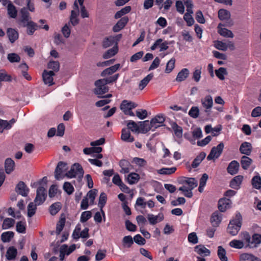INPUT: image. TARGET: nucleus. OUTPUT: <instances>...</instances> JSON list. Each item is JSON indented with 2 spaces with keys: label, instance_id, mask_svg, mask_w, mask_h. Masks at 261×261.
I'll use <instances>...</instances> for the list:
<instances>
[{
  "label": "nucleus",
  "instance_id": "f257e3e1",
  "mask_svg": "<svg viewBox=\"0 0 261 261\" xmlns=\"http://www.w3.org/2000/svg\"><path fill=\"white\" fill-rule=\"evenodd\" d=\"M243 218L239 212H237L235 216L229 221V234L234 236L240 230L242 227Z\"/></svg>",
  "mask_w": 261,
  "mask_h": 261
},
{
  "label": "nucleus",
  "instance_id": "f03ea898",
  "mask_svg": "<svg viewBox=\"0 0 261 261\" xmlns=\"http://www.w3.org/2000/svg\"><path fill=\"white\" fill-rule=\"evenodd\" d=\"M137 104L129 100H123L120 105V109L125 115L135 116L132 110L137 107Z\"/></svg>",
  "mask_w": 261,
  "mask_h": 261
},
{
  "label": "nucleus",
  "instance_id": "7ed1b4c3",
  "mask_svg": "<svg viewBox=\"0 0 261 261\" xmlns=\"http://www.w3.org/2000/svg\"><path fill=\"white\" fill-rule=\"evenodd\" d=\"M84 174V170L82 167L78 163L74 164L70 170L65 173L66 176L68 178H73L76 176L82 177Z\"/></svg>",
  "mask_w": 261,
  "mask_h": 261
},
{
  "label": "nucleus",
  "instance_id": "20e7f679",
  "mask_svg": "<svg viewBox=\"0 0 261 261\" xmlns=\"http://www.w3.org/2000/svg\"><path fill=\"white\" fill-rule=\"evenodd\" d=\"M223 149L224 144L223 143H220L217 146L212 147L209 154L207 156V160L208 161H215L221 155Z\"/></svg>",
  "mask_w": 261,
  "mask_h": 261
},
{
  "label": "nucleus",
  "instance_id": "39448f33",
  "mask_svg": "<svg viewBox=\"0 0 261 261\" xmlns=\"http://www.w3.org/2000/svg\"><path fill=\"white\" fill-rule=\"evenodd\" d=\"M68 169L67 165L63 162H59L55 169V177L56 179H63L66 176L65 172Z\"/></svg>",
  "mask_w": 261,
  "mask_h": 261
},
{
  "label": "nucleus",
  "instance_id": "423d86ee",
  "mask_svg": "<svg viewBox=\"0 0 261 261\" xmlns=\"http://www.w3.org/2000/svg\"><path fill=\"white\" fill-rule=\"evenodd\" d=\"M96 88L94 92L96 95H101L106 93L109 91V88L106 85V82L104 80L100 79L95 82Z\"/></svg>",
  "mask_w": 261,
  "mask_h": 261
},
{
  "label": "nucleus",
  "instance_id": "0eeeda50",
  "mask_svg": "<svg viewBox=\"0 0 261 261\" xmlns=\"http://www.w3.org/2000/svg\"><path fill=\"white\" fill-rule=\"evenodd\" d=\"M36 193V197L34 200V202L36 204L39 205L44 202L47 196L45 187L40 186L37 189Z\"/></svg>",
  "mask_w": 261,
  "mask_h": 261
},
{
  "label": "nucleus",
  "instance_id": "6e6552de",
  "mask_svg": "<svg viewBox=\"0 0 261 261\" xmlns=\"http://www.w3.org/2000/svg\"><path fill=\"white\" fill-rule=\"evenodd\" d=\"M23 25L27 27V34L29 35H33L35 31L38 29V28H42L45 30L46 31H48L49 29V27L48 25L45 24L43 27L41 25L38 26L37 24L33 21H28L27 23L23 24Z\"/></svg>",
  "mask_w": 261,
  "mask_h": 261
},
{
  "label": "nucleus",
  "instance_id": "1a4fd4ad",
  "mask_svg": "<svg viewBox=\"0 0 261 261\" xmlns=\"http://www.w3.org/2000/svg\"><path fill=\"white\" fill-rule=\"evenodd\" d=\"M165 118L162 114H159L155 116L154 117L152 118L150 120L151 126H153V131L156 128L163 125Z\"/></svg>",
  "mask_w": 261,
  "mask_h": 261
},
{
  "label": "nucleus",
  "instance_id": "9d476101",
  "mask_svg": "<svg viewBox=\"0 0 261 261\" xmlns=\"http://www.w3.org/2000/svg\"><path fill=\"white\" fill-rule=\"evenodd\" d=\"M55 75V73L53 71L44 70L42 73V79L44 83L48 86L53 85L54 83L53 82V76Z\"/></svg>",
  "mask_w": 261,
  "mask_h": 261
},
{
  "label": "nucleus",
  "instance_id": "9b49d317",
  "mask_svg": "<svg viewBox=\"0 0 261 261\" xmlns=\"http://www.w3.org/2000/svg\"><path fill=\"white\" fill-rule=\"evenodd\" d=\"M147 218L149 224L154 225L162 222L164 220V215L161 213L158 214L157 215L149 214L147 215Z\"/></svg>",
  "mask_w": 261,
  "mask_h": 261
},
{
  "label": "nucleus",
  "instance_id": "f8f14e48",
  "mask_svg": "<svg viewBox=\"0 0 261 261\" xmlns=\"http://www.w3.org/2000/svg\"><path fill=\"white\" fill-rule=\"evenodd\" d=\"M16 192L23 197H26L29 192V189L25 184L22 182H19L16 187Z\"/></svg>",
  "mask_w": 261,
  "mask_h": 261
},
{
  "label": "nucleus",
  "instance_id": "ddd939ff",
  "mask_svg": "<svg viewBox=\"0 0 261 261\" xmlns=\"http://www.w3.org/2000/svg\"><path fill=\"white\" fill-rule=\"evenodd\" d=\"M201 102L203 108L205 109L206 112H207L208 110H210L212 108L213 105V98L212 96L210 95H207L204 98H202L201 99Z\"/></svg>",
  "mask_w": 261,
  "mask_h": 261
},
{
  "label": "nucleus",
  "instance_id": "4468645a",
  "mask_svg": "<svg viewBox=\"0 0 261 261\" xmlns=\"http://www.w3.org/2000/svg\"><path fill=\"white\" fill-rule=\"evenodd\" d=\"M228 195V191H226L225 193V197L219 200L218 208L222 212L226 211L228 207V199L226 197Z\"/></svg>",
  "mask_w": 261,
  "mask_h": 261
},
{
  "label": "nucleus",
  "instance_id": "2eb2a0df",
  "mask_svg": "<svg viewBox=\"0 0 261 261\" xmlns=\"http://www.w3.org/2000/svg\"><path fill=\"white\" fill-rule=\"evenodd\" d=\"M243 178V176L240 175L234 177L229 182V187L235 190H238L240 188Z\"/></svg>",
  "mask_w": 261,
  "mask_h": 261
},
{
  "label": "nucleus",
  "instance_id": "dca6fc26",
  "mask_svg": "<svg viewBox=\"0 0 261 261\" xmlns=\"http://www.w3.org/2000/svg\"><path fill=\"white\" fill-rule=\"evenodd\" d=\"M121 139L126 142H133L135 141V139L130 134L128 129L124 128L121 131Z\"/></svg>",
  "mask_w": 261,
  "mask_h": 261
},
{
  "label": "nucleus",
  "instance_id": "f3484780",
  "mask_svg": "<svg viewBox=\"0 0 261 261\" xmlns=\"http://www.w3.org/2000/svg\"><path fill=\"white\" fill-rule=\"evenodd\" d=\"M7 35L9 38V41L13 43L18 38V32L13 28H8L7 31Z\"/></svg>",
  "mask_w": 261,
  "mask_h": 261
},
{
  "label": "nucleus",
  "instance_id": "a211bd4d",
  "mask_svg": "<svg viewBox=\"0 0 261 261\" xmlns=\"http://www.w3.org/2000/svg\"><path fill=\"white\" fill-rule=\"evenodd\" d=\"M252 145L250 143L244 142L242 143L240 147V151L242 154L249 155L252 151Z\"/></svg>",
  "mask_w": 261,
  "mask_h": 261
},
{
  "label": "nucleus",
  "instance_id": "6ab92c4d",
  "mask_svg": "<svg viewBox=\"0 0 261 261\" xmlns=\"http://www.w3.org/2000/svg\"><path fill=\"white\" fill-rule=\"evenodd\" d=\"M128 21L127 17H123L121 18L117 23L114 26L113 31L115 32H118L122 29Z\"/></svg>",
  "mask_w": 261,
  "mask_h": 261
},
{
  "label": "nucleus",
  "instance_id": "aec40b11",
  "mask_svg": "<svg viewBox=\"0 0 261 261\" xmlns=\"http://www.w3.org/2000/svg\"><path fill=\"white\" fill-rule=\"evenodd\" d=\"M121 35L117 36H110L106 38L103 42V46L105 48H107L113 45L116 43L121 37Z\"/></svg>",
  "mask_w": 261,
  "mask_h": 261
},
{
  "label": "nucleus",
  "instance_id": "412c9836",
  "mask_svg": "<svg viewBox=\"0 0 261 261\" xmlns=\"http://www.w3.org/2000/svg\"><path fill=\"white\" fill-rule=\"evenodd\" d=\"M17 255V250L14 247H10L7 250L6 257L8 260H15Z\"/></svg>",
  "mask_w": 261,
  "mask_h": 261
},
{
  "label": "nucleus",
  "instance_id": "4be33fe9",
  "mask_svg": "<svg viewBox=\"0 0 261 261\" xmlns=\"http://www.w3.org/2000/svg\"><path fill=\"white\" fill-rule=\"evenodd\" d=\"M107 200V195L105 193H101L100 195L99 201H98V206L100 207V211L102 214L103 218L104 221L106 220L105 213L103 211V207L105 205Z\"/></svg>",
  "mask_w": 261,
  "mask_h": 261
},
{
  "label": "nucleus",
  "instance_id": "5701e85b",
  "mask_svg": "<svg viewBox=\"0 0 261 261\" xmlns=\"http://www.w3.org/2000/svg\"><path fill=\"white\" fill-rule=\"evenodd\" d=\"M15 163L10 158H7L5 162V171L7 174L11 173L14 169Z\"/></svg>",
  "mask_w": 261,
  "mask_h": 261
},
{
  "label": "nucleus",
  "instance_id": "b1692460",
  "mask_svg": "<svg viewBox=\"0 0 261 261\" xmlns=\"http://www.w3.org/2000/svg\"><path fill=\"white\" fill-rule=\"evenodd\" d=\"M261 243V235L259 234H254L252 236V239H251L250 242L249 244L250 248L256 247L258 245Z\"/></svg>",
  "mask_w": 261,
  "mask_h": 261
},
{
  "label": "nucleus",
  "instance_id": "393cba45",
  "mask_svg": "<svg viewBox=\"0 0 261 261\" xmlns=\"http://www.w3.org/2000/svg\"><path fill=\"white\" fill-rule=\"evenodd\" d=\"M120 65L119 64H115V65L104 70L101 72V75L102 76H106L108 75H111L117 71L120 68Z\"/></svg>",
  "mask_w": 261,
  "mask_h": 261
},
{
  "label": "nucleus",
  "instance_id": "a878e982",
  "mask_svg": "<svg viewBox=\"0 0 261 261\" xmlns=\"http://www.w3.org/2000/svg\"><path fill=\"white\" fill-rule=\"evenodd\" d=\"M119 165L121 168L120 172L123 173H127L131 169V165L129 162L125 160H122L120 161Z\"/></svg>",
  "mask_w": 261,
  "mask_h": 261
},
{
  "label": "nucleus",
  "instance_id": "bb28decb",
  "mask_svg": "<svg viewBox=\"0 0 261 261\" xmlns=\"http://www.w3.org/2000/svg\"><path fill=\"white\" fill-rule=\"evenodd\" d=\"M241 165L242 168L247 170L252 163V160L247 155H243L241 159Z\"/></svg>",
  "mask_w": 261,
  "mask_h": 261
},
{
  "label": "nucleus",
  "instance_id": "cd10ccee",
  "mask_svg": "<svg viewBox=\"0 0 261 261\" xmlns=\"http://www.w3.org/2000/svg\"><path fill=\"white\" fill-rule=\"evenodd\" d=\"M153 126H151V122H149L148 120H146L141 122L140 132L142 133H146L150 130L153 131Z\"/></svg>",
  "mask_w": 261,
  "mask_h": 261
},
{
  "label": "nucleus",
  "instance_id": "c85d7f7f",
  "mask_svg": "<svg viewBox=\"0 0 261 261\" xmlns=\"http://www.w3.org/2000/svg\"><path fill=\"white\" fill-rule=\"evenodd\" d=\"M206 156V153L204 152H200L194 160L193 161L191 166L192 168H195L197 167L201 162L203 160V159Z\"/></svg>",
  "mask_w": 261,
  "mask_h": 261
},
{
  "label": "nucleus",
  "instance_id": "c756f323",
  "mask_svg": "<svg viewBox=\"0 0 261 261\" xmlns=\"http://www.w3.org/2000/svg\"><path fill=\"white\" fill-rule=\"evenodd\" d=\"M240 164L237 161H232L229 163V174L233 175L239 170Z\"/></svg>",
  "mask_w": 261,
  "mask_h": 261
},
{
  "label": "nucleus",
  "instance_id": "7c9ffc66",
  "mask_svg": "<svg viewBox=\"0 0 261 261\" xmlns=\"http://www.w3.org/2000/svg\"><path fill=\"white\" fill-rule=\"evenodd\" d=\"M182 183H185L192 190L198 185L197 181L194 178L184 177Z\"/></svg>",
  "mask_w": 261,
  "mask_h": 261
},
{
  "label": "nucleus",
  "instance_id": "2f4dec72",
  "mask_svg": "<svg viewBox=\"0 0 261 261\" xmlns=\"http://www.w3.org/2000/svg\"><path fill=\"white\" fill-rule=\"evenodd\" d=\"M227 24L220 23L218 26V32L219 34L223 36L227 37L228 36V30L227 29Z\"/></svg>",
  "mask_w": 261,
  "mask_h": 261
},
{
  "label": "nucleus",
  "instance_id": "473e14b6",
  "mask_svg": "<svg viewBox=\"0 0 261 261\" xmlns=\"http://www.w3.org/2000/svg\"><path fill=\"white\" fill-rule=\"evenodd\" d=\"M20 13L21 15V21L22 24L27 23L28 21H31V17L30 14L27 11L26 8H23L20 10Z\"/></svg>",
  "mask_w": 261,
  "mask_h": 261
},
{
  "label": "nucleus",
  "instance_id": "72a5a7b5",
  "mask_svg": "<svg viewBox=\"0 0 261 261\" xmlns=\"http://www.w3.org/2000/svg\"><path fill=\"white\" fill-rule=\"evenodd\" d=\"M182 186L180 187L178 190L183 192L184 195L188 198H191L193 196L192 190L190 187L185 184V183H182Z\"/></svg>",
  "mask_w": 261,
  "mask_h": 261
},
{
  "label": "nucleus",
  "instance_id": "f704fd0d",
  "mask_svg": "<svg viewBox=\"0 0 261 261\" xmlns=\"http://www.w3.org/2000/svg\"><path fill=\"white\" fill-rule=\"evenodd\" d=\"M153 75L152 73H150L142 79L139 84V88L140 90H142L149 83V81L152 79Z\"/></svg>",
  "mask_w": 261,
  "mask_h": 261
},
{
  "label": "nucleus",
  "instance_id": "c9c22d12",
  "mask_svg": "<svg viewBox=\"0 0 261 261\" xmlns=\"http://www.w3.org/2000/svg\"><path fill=\"white\" fill-rule=\"evenodd\" d=\"M7 12L10 17L15 18L17 17V11L16 7L11 3H10L7 6Z\"/></svg>",
  "mask_w": 261,
  "mask_h": 261
},
{
  "label": "nucleus",
  "instance_id": "e433bc0d",
  "mask_svg": "<svg viewBox=\"0 0 261 261\" xmlns=\"http://www.w3.org/2000/svg\"><path fill=\"white\" fill-rule=\"evenodd\" d=\"M189 74V71L187 68L182 69L180 71L178 72L176 78V80L177 82H181L184 81L188 76Z\"/></svg>",
  "mask_w": 261,
  "mask_h": 261
},
{
  "label": "nucleus",
  "instance_id": "4c0bfd02",
  "mask_svg": "<svg viewBox=\"0 0 261 261\" xmlns=\"http://www.w3.org/2000/svg\"><path fill=\"white\" fill-rule=\"evenodd\" d=\"M195 251L198 254L203 256H208L210 254V251L204 246L198 245L195 247Z\"/></svg>",
  "mask_w": 261,
  "mask_h": 261
},
{
  "label": "nucleus",
  "instance_id": "58836bf2",
  "mask_svg": "<svg viewBox=\"0 0 261 261\" xmlns=\"http://www.w3.org/2000/svg\"><path fill=\"white\" fill-rule=\"evenodd\" d=\"M140 179V176L136 173H131L128 175L127 180L130 185L137 183Z\"/></svg>",
  "mask_w": 261,
  "mask_h": 261
},
{
  "label": "nucleus",
  "instance_id": "ea45409f",
  "mask_svg": "<svg viewBox=\"0 0 261 261\" xmlns=\"http://www.w3.org/2000/svg\"><path fill=\"white\" fill-rule=\"evenodd\" d=\"M78 15L79 12L75 11V10H72L71 12L70 21L69 23H71L73 26L77 25L79 22Z\"/></svg>",
  "mask_w": 261,
  "mask_h": 261
},
{
  "label": "nucleus",
  "instance_id": "a19ab883",
  "mask_svg": "<svg viewBox=\"0 0 261 261\" xmlns=\"http://www.w3.org/2000/svg\"><path fill=\"white\" fill-rule=\"evenodd\" d=\"M241 261H260V259L250 254L244 253L240 256Z\"/></svg>",
  "mask_w": 261,
  "mask_h": 261
},
{
  "label": "nucleus",
  "instance_id": "79ce46f5",
  "mask_svg": "<svg viewBox=\"0 0 261 261\" xmlns=\"http://www.w3.org/2000/svg\"><path fill=\"white\" fill-rule=\"evenodd\" d=\"M97 193V191L96 189H93L89 191L87 193L86 197H87L89 200V204L90 205L93 204Z\"/></svg>",
  "mask_w": 261,
  "mask_h": 261
},
{
  "label": "nucleus",
  "instance_id": "37998d69",
  "mask_svg": "<svg viewBox=\"0 0 261 261\" xmlns=\"http://www.w3.org/2000/svg\"><path fill=\"white\" fill-rule=\"evenodd\" d=\"M176 168L174 167L170 168H163L158 170V173L160 174L169 175L175 172Z\"/></svg>",
  "mask_w": 261,
  "mask_h": 261
},
{
  "label": "nucleus",
  "instance_id": "c03bdc74",
  "mask_svg": "<svg viewBox=\"0 0 261 261\" xmlns=\"http://www.w3.org/2000/svg\"><path fill=\"white\" fill-rule=\"evenodd\" d=\"M118 52V47L117 46H114L112 48L108 50L103 55V58L104 59H109L115 55Z\"/></svg>",
  "mask_w": 261,
  "mask_h": 261
},
{
  "label": "nucleus",
  "instance_id": "a18cd8bd",
  "mask_svg": "<svg viewBox=\"0 0 261 261\" xmlns=\"http://www.w3.org/2000/svg\"><path fill=\"white\" fill-rule=\"evenodd\" d=\"M81 7V14L83 18H88L89 14L84 5V0H77Z\"/></svg>",
  "mask_w": 261,
  "mask_h": 261
},
{
  "label": "nucleus",
  "instance_id": "49530a36",
  "mask_svg": "<svg viewBox=\"0 0 261 261\" xmlns=\"http://www.w3.org/2000/svg\"><path fill=\"white\" fill-rule=\"evenodd\" d=\"M251 183L253 188L256 189H260L261 188V177L259 175L254 176L252 180Z\"/></svg>",
  "mask_w": 261,
  "mask_h": 261
},
{
  "label": "nucleus",
  "instance_id": "de8ad7c7",
  "mask_svg": "<svg viewBox=\"0 0 261 261\" xmlns=\"http://www.w3.org/2000/svg\"><path fill=\"white\" fill-rule=\"evenodd\" d=\"M15 223V221L12 218H7L4 219L2 227L4 229H9L12 227Z\"/></svg>",
  "mask_w": 261,
  "mask_h": 261
},
{
  "label": "nucleus",
  "instance_id": "09e8293b",
  "mask_svg": "<svg viewBox=\"0 0 261 261\" xmlns=\"http://www.w3.org/2000/svg\"><path fill=\"white\" fill-rule=\"evenodd\" d=\"M134 243V240L130 236H126L122 239V244L124 247L129 248Z\"/></svg>",
  "mask_w": 261,
  "mask_h": 261
},
{
  "label": "nucleus",
  "instance_id": "8fccbe9b",
  "mask_svg": "<svg viewBox=\"0 0 261 261\" xmlns=\"http://www.w3.org/2000/svg\"><path fill=\"white\" fill-rule=\"evenodd\" d=\"M172 128L176 137L181 138L182 136V129L181 127L178 126L176 123H174L172 124Z\"/></svg>",
  "mask_w": 261,
  "mask_h": 261
},
{
  "label": "nucleus",
  "instance_id": "3c124183",
  "mask_svg": "<svg viewBox=\"0 0 261 261\" xmlns=\"http://www.w3.org/2000/svg\"><path fill=\"white\" fill-rule=\"evenodd\" d=\"M226 250L221 246L218 247V256L221 261H227Z\"/></svg>",
  "mask_w": 261,
  "mask_h": 261
},
{
  "label": "nucleus",
  "instance_id": "603ef678",
  "mask_svg": "<svg viewBox=\"0 0 261 261\" xmlns=\"http://www.w3.org/2000/svg\"><path fill=\"white\" fill-rule=\"evenodd\" d=\"M131 10V7L130 6H126L122 8L121 10L116 12L115 15V17L116 19L119 18L125 14L129 13Z\"/></svg>",
  "mask_w": 261,
  "mask_h": 261
},
{
  "label": "nucleus",
  "instance_id": "864d4df0",
  "mask_svg": "<svg viewBox=\"0 0 261 261\" xmlns=\"http://www.w3.org/2000/svg\"><path fill=\"white\" fill-rule=\"evenodd\" d=\"M221 221V217L219 215L218 212H215L212 215L211 221L214 226H217Z\"/></svg>",
  "mask_w": 261,
  "mask_h": 261
},
{
  "label": "nucleus",
  "instance_id": "5fc2aeb1",
  "mask_svg": "<svg viewBox=\"0 0 261 261\" xmlns=\"http://www.w3.org/2000/svg\"><path fill=\"white\" fill-rule=\"evenodd\" d=\"M127 129L130 131V130L134 133H139L140 132L139 130V127L138 125V124L134 122V121L130 120L129 121L127 124Z\"/></svg>",
  "mask_w": 261,
  "mask_h": 261
},
{
  "label": "nucleus",
  "instance_id": "6e6d98bb",
  "mask_svg": "<svg viewBox=\"0 0 261 261\" xmlns=\"http://www.w3.org/2000/svg\"><path fill=\"white\" fill-rule=\"evenodd\" d=\"M13 237L14 233L12 231H7L2 233L1 238L3 242H9Z\"/></svg>",
  "mask_w": 261,
  "mask_h": 261
},
{
  "label": "nucleus",
  "instance_id": "4d7b16f0",
  "mask_svg": "<svg viewBox=\"0 0 261 261\" xmlns=\"http://www.w3.org/2000/svg\"><path fill=\"white\" fill-rule=\"evenodd\" d=\"M7 59L10 63H18L20 61V57L15 53H10L8 54Z\"/></svg>",
  "mask_w": 261,
  "mask_h": 261
},
{
  "label": "nucleus",
  "instance_id": "13d9d810",
  "mask_svg": "<svg viewBox=\"0 0 261 261\" xmlns=\"http://www.w3.org/2000/svg\"><path fill=\"white\" fill-rule=\"evenodd\" d=\"M229 246L236 249H242L244 247V244L241 240H233L229 242Z\"/></svg>",
  "mask_w": 261,
  "mask_h": 261
},
{
  "label": "nucleus",
  "instance_id": "bf43d9fd",
  "mask_svg": "<svg viewBox=\"0 0 261 261\" xmlns=\"http://www.w3.org/2000/svg\"><path fill=\"white\" fill-rule=\"evenodd\" d=\"M175 59L171 58L167 63L165 69V72L170 73L175 67Z\"/></svg>",
  "mask_w": 261,
  "mask_h": 261
},
{
  "label": "nucleus",
  "instance_id": "052dcab7",
  "mask_svg": "<svg viewBox=\"0 0 261 261\" xmlns=\"http://www.w3.org/2000/svg\"><path fill=\"white\" fill-rule=\"evenodd\" d=\"M65 221L66 219L65 217H61L58 222L56 227V233L58 234H59L63 230L65 224Z\"/></svg>",
  "mask_w": 261,
  "mask_h": 261
},
{
  "label": "nucleus",
  "instance_id": "680f3d73",
  "mask_svg": "<svg viewBox=\"0 0 261 261\" xmlns=\"http://www.w3.org/2000/svg\"><path fill=\"white\" fill-rule=\"evenodd\" d=\"M37 204L33 202L29 203L28 206V216L29 217H32L36 213Z\"/></svg>",
  "mask_w": 261,
  "mask_h": 261
},
{
  "label": "nucleus",
  "instance_id": "e2e57ef3",
  "mask_svg": "<svg viewBox=\"0 0 261 261\" xmlns=\"http://www.w3.org/2000/svg\"><path fill=\"white\" fill-rule=\"evenodd\" d=\"M61 204L59 202L55 203L50 206V213L52 215H55L61 209Z\"/></svg>",
  "mask_w": 261,
  "mask_h": 261
},
{
  "label": "nucleus",
  "instance_id": "0e129e2a",
  "mask_svg": "<svg viewBox=\"0 0 261 261\" xmlns=\"http://www.w3.org/2000/svg\"><path fill=\"white\" fill-rule=\"evenodd\" d=\"M91 217L92 213L91 211H85L81 214L80 221L82 223L85 222L87 221Z\"/></svg>",
  "mask_w": 261,
  "mask_h": 261
},
{
  "label": "nucleus",
  "instance_id": "69168bd1",
  "mask_svg": "<svg viewBox=\"0 0 261 261\" xmlns=\"http://www.w3.org/2000/svg\"><path fill=\"white\" fill-rule=\"evenodd\" d=\"M136 115L139 119L142 120L147 118L148 113L146 110L138 109L136 111Z\"/></svg>",
  "mask_w": 261,
  "mask_h": 261
},
{
  "label": "nucleus",
  "instance_id": "338daca9",
  "mask_svg": "<svg viewBox=\"0 0 261 261\" xmlns=\"http://www.w3.org/2000/svg\"><path fill=\"white\" fill-rule=\"evenodd\" d=\"M10 129V125L8 123L7 120L0 119V133H2L5 130Z\"/></svg>",
  "mask_w": 261,
  "mask_h": 261
},
{
  "label": "nucleus",
  "instance_id": "774afa93",
  "mask_svg": "<svg viewBox=\"0 0 261 261\" xmlns=\"http://www.w3.org/2000/svg\"><path fill=\"white\" fill-rule=\"evenodd\" d=\"M63 189L68 194H71L74 191L73 186L69 182H65L63 185Z\"/></svg>",
  "mask_w": 261,
  "mask_h": 261
}]
</instances>
